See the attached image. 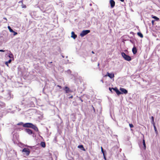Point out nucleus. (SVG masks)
I'll return each instance as SVG.
<instances>
[{"mask_svg": "<svg viewBox=\"0 0 160 160\" xmlns=\"http://www.w3.org/2000/svg\"><path fill=\"white\" fill-rule=\"evenodd\" d=\"M57 87H59L61 89L62 88V87L61 85H57Z\"/></svg>", "mask_w": 160, "mask_h": 160, "instance_id": "nucleus-49", "label": "nucleus"}, {"mask_svg": "<svg viewBox=\"0 0 160 160\" xmlns=\"http://www.w3.org/2000/svg\"><path fill=\"white\" fill-rule=\"evenodd\" d=\"M52 5H50L48 7L46 8V10L48 11V12H49L52 11Z\"/></svg>", "mask_w": 160, "mask_h": 160, "instance_id": "nucleus-22", "label": "nucleus"}, {"mask_svg": "<svg viewBox=\"0 0 160 160\" xmlns=\"http://www.w3.org/2000/svg\"><path fill=\"white\" fill-rule=\"evenodd\" d=\"M12 33H13V35L14 36L18 34V33L14 31L12 32Z\"/></svg>", "mask_w": 160, "mask_h": 160, "instance_id": "nucleus-41", "label": "nucleus"}, {"mask_svg": "<svg viewBox=\"0 0 160 160\" xmlns=\"http://www.w3.org/2000/svg\"><path fill=\"white\" fill-rule=\"evenodd\" d=\"M72 104H73V105L75 106L77 105V103L75 101H73L72 102Z\"/></svg>", "mask_w": 160, "mask_h": 160, "instance_id": "nucleus-45", "label": "nucleus"}, {"mask_svg": "<svg viewBox=\"0 0 160 160\" xmlns=\"http://www.w3.org/2000/svg\"><path fill=\"white\" fill-rule=\"evenodd\" d=\"M113 88L112 87V88H111V87H109V91L112 92V90H113Z\"/></svg>", "mask_w": 160, "mask_h": 160, "instance_id": "nucleus-43", "label": "nucleus"}, {"mask_svg": "<svg viewBox=\"0 0 160 160\" xmlns=\"http://www.w3.org/2000/svg\"><path fill=\"white\" fill-rule=\"evenodd\" d=\"M45 85H47L46 87V89H48V86L47 84V83H46Z\"/></svg>", "mask_w": 160, "mask_h": 160, "instance_id": "nucleus-52", "label": "nucleus"}, {"mask_svg": "<svg viewBox=\"0 0 160 160\" xmlns=\"http://www.w3.org/2000/svg\"><path fill=\"white\" fill-rule=\"evenodd\" d=\"M90 32L91 31L90 30H83L81 32L79 35L81 37H83L85 35L90 33Z\"/></svg>", "mask_w": 160, "mask_h": 160, "instance_id": "nucleus-7", "label": "nucleus"}, {"mask_svg": "<svg viewBox=\"0 0 160 160\" xmlns=\"http://www.w3.org/2000/svg\"><path fill=\"white\" fill-rule=\"evenodd\" d=\"M53 62H47V63L46 64V66L49 68L51 69L54 68L55 67V64H53Z\"/></svg>", "mask_w": 160, "mask_h": 160, "instance_id": "nucleus-12", "label": "nucleus"}, {"mask_svg": "<svg viewBox=\"0 0 160 160\" xmlns=\"http://www.w3.org/2000/svg\"><path fill=\"white\" fill-rule=\"evenodd\" d=\"M142 134L143 135V139H142V143L139 144V146L141 149H143V150H145L146 149L145 141L144 139V136L143 134Z\"/></svg>", "mask_w": 160, "mask_h": 160, "instance_id": "nucleus-5", "label": "nucleus"}, {"mask_svg": "<svg viewBox=\"0 0 160 160\" xmlns=\"http://www.w3.org/2000/svg\"><path fill=\"white\" fill-rule=\"evenodd\" d=\"M61 55L62 56V58H64V56H63V55H62V54H61Z\"/></svg>", "mask_w": 160, "mask_h": 160, "instance_id": "nucleus-54", "label": "nucleus"}, {"mask_svg": "<svg viewBox=\"0 0 160 160\" xmlns=\"http://www.w3.org/2000/svg\"><path fill=\"white\" fill-rule=\"evenodd\" d=\"M71 37L74 39H75L77 37V35L74 32L72 31L71 33Z\"/></svg>", "mask_w": 160, "mask_h": 160, "instance_id": "nucleus-21", "label": "nucleus"}, {"mask_svg": "<svg viewBox=\"0 0 160 160\" xmlns=\"http://www.w3.org/2000/svg\"><path fill=\"white\" fill-rule=\"evenodd\" d=\"M48 154L49 158V159H48V160H52L53 158L52 157V154L50 153H49Z\"/></svg>", "mask_w": 160, "mask_h": 160, "instance_id": "nucleus-31", "label": "nucleus"}, {"mask_svg": "<svg viewBox=\"0 0 160 160\" xmlns=\"http://www.w3.org/2000/svg\"><path fill=\"white\" fill-rule=\"evenodd\" d=\"M32 98H30L24 99L21 102V105H24L25 108L34 107L35 104L32 101Z\"/></svg>", "mask_w": 160, "mask_h": 160, "instance_id": "nucleus-1", "label": "nucleus"}, {"mask_svg": "<svg viewBox=\"0 0 160 160\" xmlns=\"http://www.w3.org/2000/svg\"><path fill=\"white\" fill-rule=\"evenodd\" d=\"M155 21H154V20H152L151 22L152 25H153L154 24V22H155Z\"/></svg>", "mask_w": 160, "mask_h": 160, "instance_id": "nucleus-47", "label": "nucleus"}, {"mask_svg": "<svg viewBox=\"0 0 160 160\" xmlns=\"http://www.w3.org/2000/svg\"><path fill=\"white\" fill-rule=\"evenodd\" d=\"M46 86H47V85H45L44 88L43 89L42 91V93L44 94H46V92H45V91H44L45 90H46Z\"/></svg>", "mask_w": 160, "mask_h": 160, "instance_id": "nucleus-34", "label": "nucleus"}, {"mask_svg": "<svg viewBox=\"0 0 160 160\" xmlns=\"http://www.w3.org/2000/svg\"><path fill=\"white\" fill-rule=\"evenodd\" d=\"M66 58H68V56H66Z\"/></svg>", "mask_w": 160, "mask_h": 160, "instance_id": "nucleus-64", "label": "nucleus"}, {"mask_svg": "<svg viewBox=\"0 0 160 160\" xmlns=\"http://www.w3.org/2000/svg\"><path fill=\"white\" fill-rule=\"evenodd\" d=\"M137 35L140 37L141 38H143V37L142 34L140 32H137Z\"/></svg>", "mask_w": 160, "mask_h": 160, "instance_id": "nucleus-28", "label": "nucleus"}, {"mask_svg": "<svg viewBox=\"0 0 160 160\" xmlns=\"http://www.w3.org/2000/svg\"><path fill=\"white\" fill-rule=\"evenodd\" d=\"M89 5H90V6H92V3H90V4H89Z\"/></svg>", "mask_w": 160, "mask_h": 160, "instance_id": "nucleus-61", "label": "nucleus"}, {"mask_svg": "<svg viewBox=\"0 0 160 160\" xmlns=\"http://www.w3.org/2000/svg\"><path fill=\"white\" fill-rule=\"evenodd\" d=\"M130 130H131V131H133V130H132V128H131V129H130Z\"/></svg>", "mask_w": 160, "mask_h": 160, "instance_id": "nucleus-63", "label": "nucleus"}, {"mask_svg": "<svg viewBox=\"0 0 160 160\" xmlns=\"http://www.w3.org/2000/svg\"><path fill=\"white\" fill-rule=\"evenodd\" d=\"M41 146L42 148H45L46 147V144L45 142H41L40 143Z\"/></svg>", "mask_w": 160, "mask_h": 160, "instance_id": "nucleus-29", "label": "nucleus"}, {"mask_svg": "<svg viewBox=\"0 0 160 160\" xmlns=\"http://www.w3.org/2000/svg\"><path fill=\"white\" fill-rule=\"evenodd\" d=\"M8 30H9L10 32H12L14 31L13 30L12 28L10 26H8Z\"/></svg>", "mask_w": 160, "mask_h": 160, "instance_id": "nucleus-33", "label": "nucleus"}, {"mask_svg": "<svg viewBox=\"0 0 160 160\" xmlns=\"http://www.w3.org/2000/svg\"><path fill=\"white\" fill-rule=\"evenodd\" d=\"M67 72V73L69 74H70L71 73V71L70 69H68Z\"/></svg>", "mask_w": 160, "mask_h": 160, "instance_id": "nucleus-44", "label": "nucleus"}, {"mask_svg": "<svg viewBox=\"0 0 160 160\" xmlns=\"http://www.w3.org/2000/svg\"><path fill=\"white\" fill-rule=\"evenodd\" d=\"M92 53H93V54H94V53H94V52L93 51H92Z\"/></svg>", "mask_w": 160, "mask_h": 160, "instance_id": "nucleus-57", "label": "nucleus"}, {"mask_svg": "<svg viewBox=\"0 0 160 160\" xmlns=\"http://www.w3.org/2000/svg\"><path fill=\"white\" fill-rule=\"evenodd\" d=\"M5 107V104L0 101V109L1 108H3Z\"/></svg>", "mask_w": 160, "mask_h": 160, "instance_id": "nucleus-25", "label": "nucleus"}, {"mask_svg": "<svg viewBox=\"0 0 160 160\" xmlns=\"http://www.w3.org/2000/svg\"><path fill=\"white\" fill-rule=\"evenodd\" d=\"M3 19H5V20H6V21H7V18H5V17H4V18H3Z\"/></svg>", "mask_w": 160, "mask_h": 160, "instance_id": "nucleus-55", "label": "nucleus"}, {"mask_svg": "<svg viewBox=\"0 0 160 160\" xmlns=\"http://www.w3.org/2000/svg\"><path fill=\"white\" fill-rule=\"evenodd\" d=\"M152 18L154 19V20L156 21H159V18L156 16L152 15L151 16Z\"/></svg>", "mask_w": 160, "mask_h": 160, "instance_id": "nucleus-24", "label": "nucleus"}, {"mask_svg": "<svg viewBox=\"0 0 160 160\" xmlns=\"http://www.w3.org/2000/svg\"><path fill=\"white\" fill-rule=\"evenodd\" d=\"M118 149V147L117 145L115 146L111 149V152L112 153H114L117 152Z\"/></svg>", "mask_w": 160, "mask_h": 160, "instance_id": "nucleus-17", "label": "nucleus"}, {"mask_svg": "<svg viewBox=\"0 0 160 160\" xmlns=\"http://www.w3.org/2000/svg\"><path fill=\"white\" fill-rule=\"evenodd\" d=\"M132 51L134 55H135L137 53L138 50L135 45H134L132 49Z\"/></svg>", "mask_w": 160, "mask_h": 160, "instance_id": "nucleus-18", "label": "nucleus"}, {"mask_svg": "<svg viewBox=\"0 0 160 160\" xmlns=\"http://www.w3.org/2000/svg\"><path fill=\"white\" fill-rule=\"evenodd\" d=\"M26 132L29 135L32 134V136L33 137H35V133L32 131L29 128H26L25 129Z\"/></svg>", "mask_w": 160, "mask_h": 160, "instance_id": "nucleus-13", "label": "nucleus"}, {"mask_svg": "<svg viewBox=\"0 0 160 160\" xmlns=\"http://www.w3.org/2000/svg\"><path fill=\"white\" fill-rule=\"evenodd\" d=\"M108 76V77L111 79H113V80H114V74L112 72H107L106 75L104 76V77H106Z\"/></svg>", "mask_w": 160, "mask_h": 160, "instance_id": "nucleus-10", "label": "nucleus"}, {"mask_svg": "<svg viewBox=\"0 0 160 160\" xmlns=\"http://www.w3.org/2000/svg\"><path fill=\"white\" fill-rule=\"evenodd\" d=\"M62 50L61 48L59 47H57L54 50L53 54V55H58L59 54V53H61Z\"/></svg>", "mask_w": 160, "mask_h": 160, "instance_id": "nucleus-8", "label": "nucleus"}, {"mask_svg": "<svg viewBox=\"0 0 160 160\" xmlns=\"http://www.w3.org/2000/svg\"><path fill=\"white\" fill-rule=\"evenodd\" d=\"M73 97V96L72 95L68 97V98L69 99H71Z\"/></svg>", "mask_w": 160, "mask_h": 160, "instance_id": "nucleus-46", "label": "nucleus"}, {"mask_svg": "<svg viewBox=\"0 0 160 160\" xmlns=\"http://www.w3.org/2000/svg\"><path fill=\"white\" fill-rule=\"evenodd\" d=\"M13 95H12L11 93L10 92H9L6 96V98L8 100L10 99L11 98H12Z\"/></svg>", "mask_w": 160, "mask_h": 160, "instance_id": "nucleus-16", "label": "nucleus"}, {"mask_svg": "<svg viewBox=\"0 0 160 160\" xmlns=\"http://www.w3.org/2000/svg\"><path fill=\"white\" fill-rule=\"evenodd\" d=\"M23 2V0H21L20 1H19L18 2V3H19V4H20L21 3V4H22V3H23V2Z\"/></svg>", "mask_w": 160, "mask_h": 160, "instance_id": "nucleus-50", "label": "nucleus"}, {"mask_svg": "<svg viewBox=\"0 0 160 160\" xmlns=\"http://www.w3.org/2000/svg\"><path fill=\"white\" fill-rule=\"evenodd\" d=\"M119 0L120 1L122 2H123L124 1V0Z\"/></svg>", "mask_w": 160, "mask_h": 160, "instance_id": "nucleus-60", "label": "nucleus"}, {"mask_svg": "<svg viewBox=\"0 0 160 160\" xmlns=\"http://www.w3.org/2000/svg\"><path fill=\"white\" fill-rule=\"evenodd\" d=\"M23 152L24 155H25L26 156H28L30 153V151L29 149L27 148H24L22 151Z\"/></svg>", "mask_w": 160, "mask_h": 160, "instance_id": "nucleus-11", "label": "nucleus"}, {"mask_svg": "<svg viewBox=\"0 0 160 160\" xmlns=\"http://www.w3.org/2000/svg\"><path fill=\"white\" fill-rule=\"evenodd\" d=\"M109 3L110 4V7L111 8H113L115 6V2L114 0H110Z\"/></svg>", "mask_w": 160, "mask_h": 160, "instance_id": "nucleus-19", "label": "nucleus"}, {"mask_svg": "<svg viewBox=\"0 0 160 160\" xmlns=\"http://www.w3.org/2000/svg\"><path fill=\"white\" fill-rule=\"evenodd\" d=\"M24 124H25V123H24L23 122H21L18 123L17 125H22L23 126V127H24Z\"/></svg>", "mask_w": 160, "mask_h": 160, "instance_id": "nucleus-36", "label": "nucleus"}, {"mask_svg": "<svg viewBox=\"0 0 160 160\" xmlns=\"http://www.w3.org/2000/svg\"><path fill=\"white\" fill-rule=\"evenodd\" d=\"M15 155L16 156H17V152H15Z\"/></svg>", "mask_w": 160, "mask_h": 160, "instance_id": "nucleus-59", "label": "nucleus"}, {"mask_svg": "<svg viewBox=\"0 0 160 160\" xmlns=\"http://www.w3.org/2000/svg\"><path fill=\"white\" fill-rule=\"evenodd\" d=\"M6 50H3V49H0V52H4Z\"/></svg>", "mask_w": 160, "mask_h": 160, "instance_id": "nucleus-48", "label": "nucleus"}, {"mask_svg": "<svg viewBox=\"0 0 160 160\" xmlns=\"http://www.w3.org/2000/svg\"><path fill=\"white\" fill-rule=\"evenodd\" d=\"M117 94V95L118 96H119L120 94H121V91L118 90L116 92Z\"/></svg>", "mask_w": 160, "mask_h": 160, "instance_id": "nucleus-35", "label": "nucleus"}, {"mask_svg": "<svg viewBox=\"0 0 160 160\" xmlns=\"http://www.w3.org/2000/svg\"><path fill=\"white\" fill-rule=\"evenodd\" d=\"M129 126L131 128L134 127V125L132 123H129Z\"/></svg>", "mask_w": 160, "mask_h": 160, "instance_id": "nucleus-39", "label": "nucleus"}, {"mask_svg": "<svg viewBox=\"0 0 160 160\" xmlns=\"http://www.w3.org/2000/svg\"><path fill=\"white\" fill-rule=\"evenodd\" d=\"M121 54L122 56L125 60L128 61H130L132 59L131 57L130 56L126 54L124 52H122L121 53Z\"/></svg>", "mask_w": 160, "mask_h": 160, "instance_id": "nucleus-4", "label": "nucleus"}, {"mask_svg": "<svg viewBox=\"0 0 160 160\" xmlns=\"http://www.w3.org/2000/svg\"><path fill=\"white\" fill-rule=\"evenodd\" d=\"M78 148L82 151H85L86 150L83 145L82 144L78 145Z\"/></svg>", "mask_w": 160, "mask_h": 160, "instance_id": "nucleus-23", "label": "nucleus"}, {"mask_svg": "<svg viewBox=\"0 0 160 160\" xmlns=\"http://www.w3.org/2000/svg\"><path fill=\"white\" fill-rule=\"evenodd\" d=\"M79 100L82 102H83V100H82V99L81 98V97H80L79 98Z\"/></svg>", "mask_w": 160, "mask_h": 160, "instance_id": "nucleus-51", "label": "nucleus"}, {"mask_svg": "<svg viewBox=\"0 0 160 160\" xmlns=\"http://www.w3.org/2000/svg\"><path fill=\"white\" fill-rule=\"evenodd\" d=\"M99 65H100L99 63L98 62V67H99Z\"/></svg>", "mask_w": 160, "mask_h": 160, "instance_id": "nucleus-56", "label": "nucleus"}, {"mask_svg": "<svg viewBox=\"0 0 160 160\" xmlns=\"http://www.w3.org/2000/svg\"><path fill=\"white\" fill-rule=\"evenodd\" d=\"M131 39L129 40V41L133 44V46L135 45V41L134 38L132 37H131Z\"/></svg>", "mask_w": 160, "mask_h": 160, "instance_id": "nucleus-26", "label": "nucleus"}, {"mask_svg": "<svg viewBox=\"0 0 160 160\" xmlns=\"http://www.w3.org/2000/svg\"><path fill=\"white\" fill-rule=\"evenodd\" d=\"M101 81L102 82V83H103V81L102 79H101Z\"/></svg>", "mask_w": 160, "mask_h": 160, "instance_id": "nucleus-58", "label": "nucleus"}, {"mask_svg": "<svg viewBox=\"0 0 160 160\" xmlns=\"http://www.w3.org/2000/svg\"><path fill=\"white\" fill-rule=\"evenodd\" d=\"M90 112L91 114L92 115L93 117L96 116V112L95 111V109L93 107L92 105L91 106V107L90 108Z\"/></svg>", "mask_w": 160, "mask_h": 160, "instance_id": "nucleus-9", "label": "nucleus"}, {"mask_svg": "<svg viewBox=\"0 0 160 160\" xmlns=\"http://www.w3.org/2000/svg\"><path fill=\"white\" fill-rule=\"evenodd\" d=\"M54 139L56 141L57 138L56 137Z\"/></svg>", "mask_w": 160, "mask_h": 160, "instance_id": "nucleus-62", "label": "nucleus"}, {"mask_svg": "<svg viewBox=\"0 0 160 160\" xmlns=\"http://www.w3.org/2000/svg\"><path fill=\"white\" fill-rule=\"evenodd\" d=\"M12 59H9L8 61L5 62V64L7 66H8V63H10L12 62Z\"/></svg>", "mask_w": 160, "mask_h": 160, "instance_id": "nucleus-27", "label": "nucleus"}, {"mask_svg": "<svg viewBox=\"0 0 160 160\" xmlns=\"http://www.w3.org/2000/svg\"><path fill=\"white\" fill-rule=\"evenodd\" d=\"M153 127H154V129L155 134H156V135H157L158 134V131L157 129V128H156V126H155Z\"/></svg>", "mask_w": 160, "mask_h": 160, "instance_id": "nucleus-32", "label": "nucleus"}, {"mask_svg": "<svg viewBox=\"0 0 160 160\" xmlns=\"http://www.w3.org/2000/svg\"><path fill=\"white\" fill-rule=\"evenodd\" d=\"M8 52V57L10 58V59H11L12 61H13L14 60V56L12 52L10 51H8V50H6Z\"/></svg>", "mask_w": 160, "mask_h": 160, "instance_id": "nucleus-15", "label": "nucleus"}, {"mask_svg": "<svg viewBox=\"0 0 160 160\" xmlns=\"http://www.w3.org/2000/svg\"><path fill=\"white\" fill-rule=\"evenodd\" d=\"M119 90L121 91V94H126L128 93V90L124 88L120 87Z\"/></svg>", "mask_w": 160, "mask_h": 160, "instance_id": "nucleus-14", "label": "nucleus"}, {"mask_svg": "<svg viewBox=\"0 0 160 160\" xmlns=\"http://www.w3.org/2000/svg\"><path fill=\"white\" fill-rule=\"evenodd\" d=\"M6 32L5 31L2 32L1 33L0 37V43L2 44L3 42H5V39L6 38L7 35L6 36Z\"/></svg>", "mask_w": 160, "mask_h": 160, "instance_id": "nucleus-3", "label": "nucleus"}, {"mask_svg": "<svg viewBox=\"0 0 160 160\" xmlns=\"http://www.w3.org/2000/svg\"><path fill=\"white\" fill-rule=\"evenodd\" d=\"M63 90L65 91V93L67 94L68 96H69L70 95L69 93L72 92V90L70 89L68 86H65L63 88Z\"/></svg>", "mask_w": 160, "mask_h": 160, "instance_id": "nucleus-6", "label": "nucleus"}, {"mask_svg": "<svg viewBox=\"0 0 160 160\" xmlns=\"http://www.w3.org/2000/svg\"><path fill=\"white\" fill-rule=\"evenodd\" d=\"M24 127L31 128L34 130L36 132H39L38 129L36 125L32 123L27 122L25 123Z\"/></svg>", "mask_w": 160, "mask_h": 160, "instance_id": "nucleus-2", "label": "nucleus"}, {"mask_svg": "<svg viewBox=\"0 0 160 160\" xmlns=\"http://www.w3.org/2000/svg\"><path fill=\"white\" fill-rule=\"evenodd\" d=\"M21 7L22 8H26V5L25 4H24L23 3H22L21 4Z\"/></svg>", "mask_w": 160, "mask_h": 160, "instance_id": "nucleus-40", "label": "nucleus"}, {"mask_svg": "<svg viewBox=\"0 0 160 160\" xmlns=\"http://www.w3.org/2000/svg\"><path fill=\"white\" fill-rule=\"evenodd\" d=\"M113 90L115 92L118 90V88L117 87H115L114 88H113Z\"/></svg>", "mask_w": 160, "mask_h": 160, "instance_id": "nucleus-38", "label": "nucleus"}, {"mask_svg": "<svg viewBox=\"0 0 160 160\" xmlns=\"http://www.w3.org/2000/svg\"><path fill=\"white\" fill-rule=\"evenodd\" d=\"M101 152L103 154V153L104 154L105 153H107L106 150H104L103 149L102 147H101Z\"/></svg>", "mask_w": 160, "mask_h": 160, "instance_id": "nucleus-30", "label": "nucleus"}, {"mask_svg": "<svg viewBox=\"0 0 160 160\" xmlns=\"http://www.w3.org/2000/svg\"><path fill=\"white\" fill-rule=\"evenodd\" d=\"M151 120V124L153 125V127L156 126L155 123L154 121V117L153 116H152L150 118Z\"/></svg>", "mask_w": 160, "mask_h": 160, "instance_id": "nucleus-20", "label": "nucleus"}, {"mask_svg": "<svg viewBox=\"0 0 160 160\" xmlns=\"http://www.w3.org/2000/svg\"><path fill=\"white\" fill-rule=\"evenodd\" d=\"M46 129L47 130V132H48L49 130L47 127H46Z\"/></svg>", "mask_w": 160, "mask_h": 160, "instance_id": "nucleus-53", "label": "nucleus"}, {"mask_svg": "<svg viewBox=\"0 0 160 160\" xmlns=\"http://www.w3.org/2000/svg\"><path fill=\"white\" fill-rule=\"evenodd\" d=\"M103 158L105 160H107V158H106V155H107V153H103Z\"/></svg>", "mask_w": 160, "mask_h": 160, "instance_id": "nucleus-37", "label": "nucleus"}, {"mask_svg": "<svg viewBox=\"0 0 160 160\" xmlns=\"http://www.w3.org/2000/svg\"><path fill=\"white\" fill-rule=\"evenodd\" d=\"M26 146L28 148H29L31 149H32V148H34V146H28L27 145H26Z\"/></svg>", "mask_w": 160, "mask_h": 160, "instance_id": "nucleus-42", "label": "nucleus"}]
</instances>
